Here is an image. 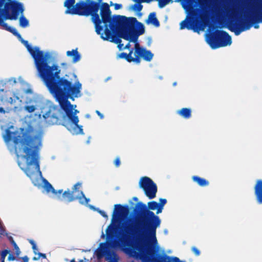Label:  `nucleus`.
Returning a JSON list of instances; mask_svg holds the SVG:
<instances>
[{"label":"nucleus","instance_id":"nucleus-1","mask_svg":"<svg viewBox=\"0 0 262 262\" xmlns=\"http://www.w3.org/2000/svg\"><path fill=\"white\" fill-rule=\"evenodd\" d=\"M25 46L35 60L36 67L40 77L45 82L50 93L58 101L60 107L58 108L51 105L50 102L41 103L29 100L26 102L25 110L29 113L34 112L37 108L41 110V116L49 124L59 123L64 126L72 134L83 133L81 126L78 123L79 119L76 114L78 111L76 106L72 105L67 100L69 97L72 99L81 96L82 85L75 74L68 76L69 79L60 78V70L56 65L48 66L44 54L37 47H31L28 41Z\"/></svg>","mask_w":262,"mask_h":262},{"label":"nucleus","instance_id":"nucleus-2","mask_svg":"<svg viewBox=\"0 0 262 262\" xmlns=\"http://www.w3.org/2000/svg\"><path fill=\"white\" fill-rule=\"evenodd\" d=\"M1 127L4 130L3 136L5 141L8 143L13 140L15 144L19 167L30 178L35 185L42 189L43 193L62 201L70 202L78 199L82 204L88 203L89 199L79 190L81 186V184L77 183L74 185L72 193L69 191H66L61 195V190L55 191L52 185L41 177L38 161L39 151L42 146L41 132H38L32 127L20 128L16 132L12 125L8 128L2 125Z\"/></svg>","mask_w":262,"mask_h":262},{"label":"nucleus","instance_id":"nucleus-3","mask_svg":"<svg viewBox=\"0 0 262 262\" xmlns=\"http://www.w3.org/2000/svg\"><path fill=\"white\" fill-rule=\"evenodd\" d=\"M101 18L104 25V26H102L101 33L104 34L105 32H108L112 37L110 41H113L114 37L108 28L113 32L115 31L120 37L129 42L125 45L120 42L118 46L120 50L128 48L131 42L135 44L137 43L138 36L144 32L143 25L135 18L121 16L114 25V19H112L111 17L108 5L106 3L103 5L101 10Z\"/></svg>","mask_w":262,"mask_h":262},{"label":"nucleus","instance_id":"nucleus-4","mask_svg":"<svg viewBox=\"0 0 262 262\" xmlns=\"http://www.w3.org/2000/svg\"><path fill=\"white\" fill-rule=\"evenodd\" d=\"M151 213L154 215L152 225H155V229L153 236L150 239V241L136 238L132 242L121 241V245H119L121 249L126 254L140 259L144 262H150V258L154 255L152 246L154 245L156 247L158 244L155 236L156 228L160 225L161 221L158 216L154 215L153 212Z\"/></svg>","mask_w":262,"mask_h":262},{"label":"nucleus","instance_id":"nucleus-5","mask_svg":"<svg viewBox=\"0 0 262 262\" xmlns=\"http://www.w3.org/2000/svg\"><path fill=\"white\" fill-rule=\"evenodd\" d=\"M32 93L30 85L19 77L17 81L12 78L7 83L1 81L0 83V105L4 102L10 106L15 111L21 108V99L24 94Z\"/></svg>","mask_w":262,"mask_h":262},{"label":"nucleus","instance_id":"nucleus-6","mask_svg":"<svg viewBox=\"0 0 262 262\" xmlns=\"http://www.w3.org/2000/svg\"><path fill=\"white\" fill-rule=\"evenodd\" d=\"M75 0H66L64 2V6L67 8L66 13L72 14H79L83 15H92V19L95 24L96 31L100 35L101 37L104 40H111L112 37L108 32H105L104 34L101 33L102 20L98 14H96L95 7L92 5V3L81 2L74 6ZM102 9V8L101 9ZM102 10H101V11ZM101 15V11L100 12Z\"/></svg>","mask_w":262,"mask_h":262},{"label":"nucleus","instance_id":"nucleus-7","mask_svg":"<svg viewBox=\"0 0 262 262\" xmlns=\"http://www.w3.org/2000/svg\"><path fill=\"white\" fill-rule=\"evenodd\" d=\"M24 11V7L21 4L14 0H0V26L5 30L17 36L20 40L25 45L26 41L21 38L17 30L5 23L4 19L16 20L18 16Z\"/></svg>","mask_w":262,"mask_h":262},{"label":"nucleus","instance_id":"nucleus-8","mask_svg":"<svg viewBox=\"0 0 262 262\" xmlns=\"http://www.w3.org/2000/svg\"><path fill=\"white\" fill-rule=\"evenodd\" d=\"M219 36L221 37L220 42L216 41L213 38V35H209L206 37L207 42L210 46L212 49H216L221 47H225L231 44V38L226 32H219Z\"/></svg>","mask_w":262,"mask_h":262},{"label":"nucleus","instance_id":"nucleus-9","mask_svg":"<svg viewBox=\"0 0 262 262\" xmlns=\"http://www.w3.org/2000/svg\"><path fill=\"white\" fill-rule=\"evenodd\" d=\"M139 184L149 199H152L156 197L157 188L150 178L146 177L142 178L139 181Z\"/></svg>","mask_w":262,"mask_h":262},{"label":"nucleus","instance_id":"nucleus-10","mask_svg":"<svg viewBox=\"0 0 262 262\" xmlns=\"http://www.w3.org/2000/svg\"><path fill=\"white\" fill-rule=\"evenodd\" d=\"M95 254L98 259L105 256L106 260H108V262H118L114 253L107 243L101 244L100 247L95 251Z\"/></svg>","mask_w":262,"mask_h":262},{"label":"nucleus","instance_id":"nucleus-11","mask_svg":"<svg viewBox=\"0 0 262 262\" xmlns=\"http://www.w3.org/2000/svg\"><path fill=\"white\" fill-rule=\"evenodd\" d=\"M207 21L208 16L205 15L201 17V21L200 22L197 21L195 24L191 25L190 24V18H187L181 24V28L182 29L187 28L193 29L195 32H199L200 31L204 30Z\"/></svg>","mask_w":262,"mask_h":262},{"label":"nucleus","instance_id":"nucleus-12","mask_svg":"<svg viewBox=\"0 0 262 262\" xmlns=\"http://www.w3.org/2000/svg\"><path fill=\"white\" fill-rule=\"evenodd\" d=\"M126 209L120 205H115L114 206V210L113 214L112 224L108 227L107 232V233L111 231L114 227L116 222H118L119 220L126 213Z\"/></svg>","mask_w":262,"mask_h":262},{"label":"nucleus","instance_id":"nucleus-13","mask_svg":"<svg viewBox=\"0 0 262 262\" xmlns=\"http://www.w3.org/2000/svg\"><path fill=\"white\" fill-rule=\"evenodd\" d=\"M134 56L138 57V60L135 62L138 63L140 61V57H142L144 60L150 61L153 57V54L149 51L141 48L138 43L135 44Z\"/></svg>","mask_w":262,"mask_h":262},{"label":"nucleus","instance_id":"nucleus-14","mask_svg":"<svg viewBox=\"0 0 262 262\" xmlns=\"http://www.w3.org/2000/svg\"><path fill=\"white\" fill-rule=\"evenodd\" d=\"M159 201V204L155 201L150 202L148 203L149 208L152 210H157V214L162 212L164 206L167 203V200L164 199H160Z\"/></svg>","mask_w":262,"mask_h":262},{"label":"nucleus","instance_id":"nucleus-15","mask_svg":"<svg viewBox=\"0 0 262 262\" xmlns=\"http://www.w3.org/2000/svg\"><path fill=\"white\" fill-rule=\"evenodd\" d=\"M255 194L258 202L262 203V181H258L255 187Z\"/></svg>","mask_w":262,"mask_h":262},{"label":"nucleus","instance_id":"nucleus-16","mask_svg":"<svg viewBox=\"0 0 262 262\" xmlns=\"http://www.w3.org/2000/svg\"><path fill=\"white\" fill-rule=\"evenodd\" d=\"M67 55L68 56L72 57L74 62H77L80 59V55L77 50L69 51L67 52Z\"/></svg>","mask_w":262,"mask_h":262},{"label":"nucleus","instance_id":"nucleus-17","mask_svg":"<svg viewBox=\"0 0 262 262\" xmlns=\"http://www.w3.org/2000/svg\"><path fill=\"white\" fill-rule=\"evenodd\" d=\"M133 52H130L129 54H126L124 53H122L119 54L118 56L120 58H125L128 61H134L135 62V60H138V57H135V56H133Z\"/></svg>","mask_w":262,"mask_h":262},{"label":"nucleus","instance_id":"nucleus-18","mask_svg":"<svg viewBox=\"0 0 262 262\" xmlns=\"http://www.w3.org/2000/svg\"><path fill=\"white\" fill-rule=\"evenodd\" d=\"M146 23L148 24H151L156 27H158L159 26V21L157 20L155 13H151L149 14L148 19L146 20Z\"/></svg>","mask_w":262,"mask_h":262},{"label":"nucleus","instance_id":"nucleus-19","mask_svg":"<svg viewBox=\"0 0 262 262\" xmlns=\"http://www.w3.org/2000/svg\"><path fill=\"white\" fill-rule=\"evenodd\" d=\"M176 2H180L186 12H188L190 10L191 0H176Z\"/></svg>","mask_w":262,"mask_h":262},{"label":"nucleus","instance_id":"nucleus-20","mask_svg":"<svg viewBox=\"0 0 262 262\" xmlns=\"http://www.w3.org/2000/svg\"><path fill=\"white\" fill-rule=\"evenodd\" d=\"M30 243L32 245V248H33V249L34 250V253H35V255H38V257H37L36 256H35V257H34L33 258V259L34 260H37V259H39L40 256H42L44 258H46V255L45 254H42V253H39V252H37V249L36 246L34 242H33L32 241H30Z\"/></svg>","mask_w":262,"mask_h":262},{"label":"nucleus","instance_id":"nucleus-21","mask_svg":"<svg viewBox=\"0 0 262 262\" xmlns=\"http://www.w3.org/2000/svg\"><path fill=\"white\" fill-rule=\"evenodd\" d=\"M30 243L32 245V248H33V249L34 250V253H35V255H38V257H37L36 256H35V257H34L33 258V259L34 260H37V259H39L40 256H42L44 258H46V255L45 254H42V253H39V252H37V249L36 246L34 242H33L32 241H30Z\"/></svg>","mask_w":262,"mask_h":262},{"label":"nucleus","instance_id":"nucleus-22","mask_svg":"<svg viewBox=\"0 0 262 262\" xmlns=\"http://www.w3.org/2000/svg\"><path fill=\"white\" fill-rule=\"evenodd\" d=\"M178 113L181 116L186 118H189L191 116V111L188 108H182L178 111Z\"/></svg>","mask_w":262,"mask_h":262},{"label":"nucleus","instance_id":"nucleus-23","mask_svg":"<svg viewBox=\"0 0 262 262\" xmlns=\"http://www.w3.org/2000/svg\"><path fill=\"white\" fill-rule=\"evenodd\" d=\"M192 179L194 181L197 182L200 186H203L208 184V182L206 180L198 177L194 176Z\"/></svg>","mask_w":262,"mask_h":262},{"label":"nucleus","instance_id":"nucleus-24","mask_svg":"<svg viewBox=\"0 0 262 262\" xmlns=\"http://www.w3.org/2000/svg\"><path fill=\"white\" fill-rule=\"evenodd\" d=\"M20 26L22 27H26L29 25L28 20L24 17H21L19 18Z\"/></svg>","mask_w":262,"mask_h":262},{"label":"nucleus","instance_id":"nucleus-25","mask_svg":"<svg viewBox=\"0 0 262 262\" xmlns=\"http://www.w3.org/2000/svg\"><path fill=\"white\" fill-rule=\"evenodd\" d=\"M159 2V6L161 8L167 5L169 3L172 2V0H157Z\"/></svg>","mask_w":262,"mask_h":262},{"label":"nucleus","instance_id":"nucleus-26","mask_svg":"<svg viewBox=\"0 0 262 262\" xmlns=\"http://www.w3.org/2000/svg\"><path fill=\"white\" fill-rule=\"evenodd\" d=\"M132 9L135 11H140L142 9V6L139 3L136 4Z\"/></svg>","mask_w":262,"mask_h":262},{"label":"nucleus","instance_id":"nucleus-27","mask_svg":"<svg viewBox=\"0 0 262 262\" xmlns=\"http://www.w3.org/2000/svg\"><path fill=\"white\" fill-rule=\"evenodd\" d=\"M9 253V251L7 250H5L3 251L1 253V259H5L6 256Z\"/></svg>","mask_w":262,"mask_h":262},{"label":"nucleus","instance_id":"nucleus-28","mask_svg":"<svg viewBox=\"0 0 262 262\" xmlns=\"http://www.w3.org/2000/svg\"><path fill=\"white\" fill-rule=\"evenodd\" d=\"M111 5H113L116 10H119L122 8V5L119 4H113L112 2L111 3Z\"/></svg>","mask_w":262,"mask_h":262},{"label":"nucleus","instance_id":"nucleus-29","mask_svg":"<svg viewBox=\"0 0 262 262\" xmlns=\"http://www.w3.org/2000/svg\"><path fill=\"white\" fill-rule=\"evenodd\" d=\"M14 248L15 250V254L16 255V256H18L20 253L19 249L16 244H15L14 245Z\"/></svg>","mask_w":262,"mask_h":262},{"label":"nucleus","instance_id":"nucleus-30","mask_svg":"<svg viewBox=\"0 0 262 262\" xmlns=\"http://www.w3.org/2000/svg\"><path fill=\"white\" fill-rule=\"evenodd\" d=\"M192 251L194 252V253L196 255H199L200 254V252L199 251V249H198L196 248L195 247H192Z\"/></svg>","mask_w":262,"mask_h":262},{"label":"nucleus","instance_id":"nucleus-31","mask_svg":"<svg viewBox=\"0 0 262 262\" xmlns=\"http://www.w3.org/2000/svg\"><path fill=\"white\" fill-rule=\"evenodd\" d=\"M115 164L116 165V166H119L120 165V161L119 158H117L115 160Z\"/></svg>","mask_w":262,"mask_h":262},{"label":"nucleus","instance_id":"nucleus-32","mask_svg":"<svg viewBox=\"0 0 262 262\" xmlns=\"http://www.w3.org/2000/svg\"><path fill=\"white\" fill-rule=\"evenodd\" d=\"M15 257L12 255V254H9V256H8V260L11 261V260H15Z\"/></svg>","mask_w":262,"mask_h":262},{"label":"nucleus","instance_id":"nucleus-33","mask_svg":"<svg viewBox=\"0 0 262 262\" xmlns=\"http://www.w3.org/2000/svg\"><path fill=\"white\" fill-rule=\"evenodd\" d=\"M5 113V111L2 108L0 107V116Z\"/></svg>","mask_w":262,"mask_h":262},{"label":"nucleus","instance_id":"nucleus-34","mask_svg":"<svg viewBox=\"0 0 262 262\" xmlns=\"http://www.w3.org/2000/svg\"><path fill=\"white\" fill-rule=\"evenodd\" d=\"M100 214L104 217H107V216L104 211H100Z\"/></svg>","mask_w":262,"mask_h":262},{"label":"nucleus","instance_id":"nucleus-35","mask_svg":"<svg viewBox=\"0 0 262 262\" xmlns=\"http://www.w3.org/2000/svg\"><path fill=\"white\" fill-rule=\"evenodd\" d=\"M23 259L24 262H28V258L27 256L24 257Z\"/></svg>","mask_w":262,"mask_h":262},{"label":"nucleus","instance_id":"nucleus-36","mask_svg":"<svg viewBox=\"0 0 262 262\" xmlns=\"http://www.w3.org/2000/svg\"><path fill=\"white\" fill-rule=\"evenodd\" d=\"M96 113L101 118H103V115L99 111H96Z\"/></svg>","mask_w":262,"mask_h":262},{"label":"nucleus","instance_id":"nucleus-37","mask_svg":"<svg viewBox=\"0 0 262 262\" xmlns=\"http://www.w3.org/2000/svg\"><path fill=\"white\" fill-rule=\"evenodd\" d=\"M1 262H5V260L4 259H1Z\"/></svg>","mask_w":262,"mask_h":262},{"label":"nucleus","instance_id":"nucleus-38","mask_svg":"<svg viewBox=\"0 0 262 262\" xmlns=\"http://www.w3.org/2000/svg\"><path fill=\"white\" fill-rule=\"evenodd\" d=\"M255 28H258V26L257 25H256V26H255Z\"/></svg>","mask_w":262,"mask_h":262},{"label":"nucleus","instance_id":"nucleus-39","mask_svg":"<svg viewBox=\"0 0 262 262\" xmlns=\"http://www.w3.org/2000/svg\"><path fill=\"white\" fill-rule=\"evenodd\" d=\"M71 262H75V260L74 259H72Z\"/></svg>","mask_w":262,"mask_h":262},{"label":"nucleus","instance_id":"nucleus-40","mask_svg":"<svg viewBox=\"0 0 262 262\" xmlns=\"http://www.w3.org/2000/svg\"><path fill=\"white\" fill-rule=\"evenodd\" d=\"M173 85H175L176 84V82L173 83Z\"/></svg>","mask_w":262,"mask_h":262},{"label":"nucleus","instance_id":"nucleus-41","mask_svg":"<svg viewBox=\"0 0 262 262\" xmlns=\"http://www.w3.org/2000/svg\"><path fill=\"white\" fill-rule=\"evenodd\" d=\"M99 2H101L102 0H98Z\"/></svg>","mask_w":262,"mask_h":262}]
</instances>
